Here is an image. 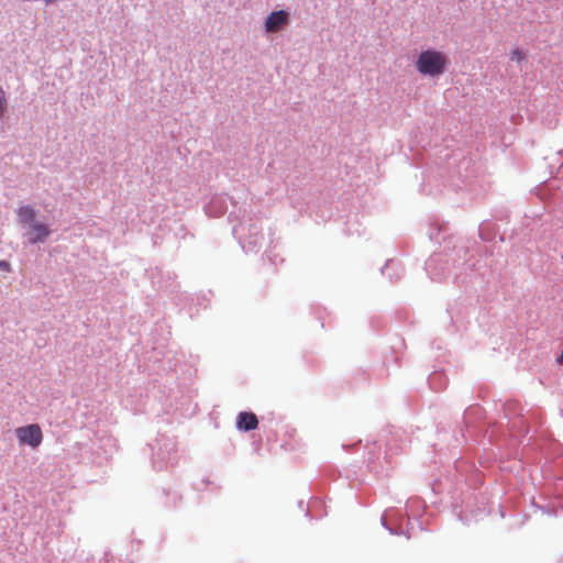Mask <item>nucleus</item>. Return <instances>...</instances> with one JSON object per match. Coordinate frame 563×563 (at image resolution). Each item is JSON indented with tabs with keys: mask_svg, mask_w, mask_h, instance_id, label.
<instances>
[{
	"mask_svg": "<svg viewBox=\"0 0 563 563\" xmlns=\"http://www.w3.org/2000/svg\"><path fill=\"white\" fill-rule=\"evenodd\" d=\"M0 269L10 271V264L5 261H0Z\"/></svg>",
	"mask_w": 563,
	"mask_h": 563,
	"instance_id": "9",
	"label": "nucleus"
},
{
	"mask_svg": "<svg viewBox=\"0 0 563 563\" xmlns=\"http://www.w3.org/2000/svg\"><path fill=\"white\" fill-rule=\"evenodd\" d=\"M511 60L521 62L525 58L523 53L520 49H514L510 53Z\"/></svg>",
	"mask_w": 563,
	"mask_h": 563,
	"instance_id": "8",
	"label": "nucleus"
},
{
	"mask_svg": "<svg viewBox=\"0 0 563 563\" xmlns=\"http://www.w3.org/2000/svg\"><path fill=\"white\" fill-rule=\"evenodd\" d=\"M289 23V15L286 11L279 10L272 12L265 21V30L275 33L284 29Z\"/></svg>",
	"mask_w": 563,
	"mask_h": 563,
	"instance_id": "3",
	"label": "nucleus"
},
{
	"mask_svg": "<svg viewBox=\"0 0 563 563\" xmlns=\"http://www.w3.org/2000/svg\"><path fill=\"white\" fill-rule=\"evenodd\" d=\"M449 63L443 52L429 48L418 55L415 67L422 76L439 77L446 70Z\"/></svg>",
	"mask_w": 563,
	"mask_h": 563,
	"instance_id": "1",
	"label": "nucleus"
},
{
	"mask_svg": "<svg viewBox=\"0 0 563 563\" xmlns=\"http://www.w3.org/2000/svg\"><path fill=\"white\" fill-rule=\"evenodd\" d=\"M258 426V420L255 413L242 411L238 415L236 427L241 431H252Z\"/></svg>",
	"mask_w": 563,
	"mask_h": 563,
	"instance_id": "4",
	"label": "nucleus"
},
{
	"mask_svg": "<svg viewBox=\"0 0 563 563\" xmlns=\"http://www.w3.org/2000/svg\"><path fill=\"white\" fill-rule=\"evenodd\" d=\"M8 110V101L4 90L0 87V119L4 115Z\"/></svg>",
	"mask_w": 563,
	"mask_h": 563,
	"instance_id": "7",
	"label": "nucleus"
},
{
	"mask_svg": "<svg viewBox=\"0 0 563 563\" xmlns=\"http://www.w3.org/2000/svg\"><path fill=\"white\" fill-rule=\"evenodd\" d=\"M18 220L23 225H31L35 222L36 211L33 207L23 206L16 210Z\"/></svg>",
	"mask_w": 563,
	"mask_h": 563,
	"instance_id": "5",
	"label": "nucleus"
},
{
	"mask_svg": "<svg viewBox=\"0 0 563 563\" xmlns=\"http://www.w3.org/2000/svg\"><path fill=\"white\" fill-rule=\"evenodd\" d=\"M556 363L560 364V365H563V354H561L558 358H556Z\"/></svg>",
	"mask_w": 563,
	"mask_h": 563,
	"instance_id": "10",
	"label": "nucleus"
},
{
	"mask_svg": "<svg viewBox=\"0 0 563 563\" xmlns=\"http://www.w3.org/2000/svg\"><path fill=\"white\" fill-rule=\"evenodd\" d=\"M33 236L30 238V243L43 242L49 235L51 231L46 224L34 222L30 225Z\"/></svg>",
	"mask_w": 563,
	"mask_h": 563,
	"instance_id": "6",
	"label": "nucleus"
},
{
	"mask_svg": "<svg viewBox=\"0 0 563 563\" xmlns=\"http://www.w3.org/2000/svg\"><path fill=\"white\" fill-rule=\"evenodd\" d=\"M15 435L21 445H29L36 449L43 441V432L38 424L32 423L15 429Z\"/></svg>",
	"mask_w": 563,
	"mask_h": 563,
	"instance_id": "2",
	"label": "nucleus"
}]
</instances>
